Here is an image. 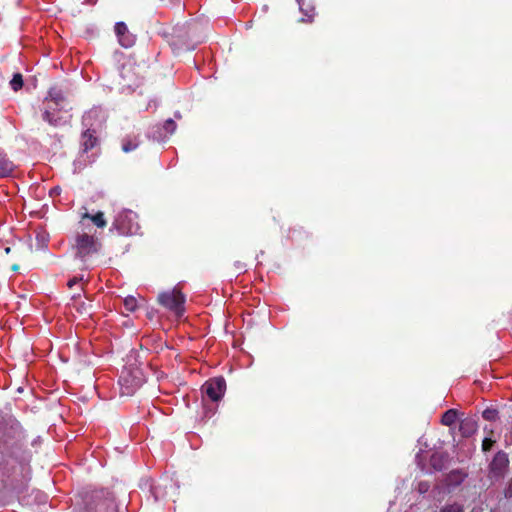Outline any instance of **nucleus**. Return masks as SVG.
Returning a JSON list of instances; mask_svg holds the SVG:
<instances>
[{"label": "nucleus", "mask_w": 512, "mask_h": 512, "mask_svg": "<svg viewBox=\"0 0 512 512\" xmlns=\"http://www.w3.org/2000/svg\"><path fill=\"white\" fill-rule=\"evenodd\" d=\"M82 280H83V276H80V277H76V276H75V277L71 278V279L68 281L67 285H68V287H70V288H71L72 286H74L75 284H77V283L81 282Z\"/></svg>", "instance_id": "29"}, {"label": "nucleus", "mask_w": 512, "mask_h": 512, "mask_svg": "<svg viewBox=\"0 0 512 512\" xmlns=\"http://www.w3.org/2000/svg\"><path fill=\"white\" fill-rule=\"evenodd\" d=\"M457 418V410L449 409L442 415L441 423L445 426H452L453 424H455Z\"/></svg>", "instance_id": "20"}, {"label": "nucleus", "mask_w": 512, "mask_h": 512, "mask_svg": "<svg viewBox=\"0 0 512 512\" xmlns=\"http://www.w3.org/2000/svg\"><path fill=\"white\" fill-rule=\"evenodd\" d=\"M112 229H115L121 235H132L138 232L137 214L129 209H123L115 217L112 223Z\"/></svg>", "instance_id": "7"}, {"label": "nucleus", "mask_w": 512, "mask_h": 512, "mask_svg": "<svg viewBox=\"0 0 512 512\" xmlns=\"http://www.w3.org/2000/svg\"><path fill=\"white\" fill-rule=\"evenodd\" d=\"M19 269H20V266L16 263L11 266V270L14 272L18 271Z\"/></svg>", "instance_id": "31"}, {"label": "nucleus", "mask_w": 512, "mask_h": 512, "mask_svg": "<svg viewBox=\"0 0 512 512\" xmlns=\"http://www.w3.org/2000/svg\"><path fill=\"white\" fill-rule=\"evenodd\" d=\"M97 137L95 136V131L87 129L82 134V147L83 152H88L93 149L97 145Z\"/></svg>", "instance_id": "15"}, {"label": "nucleus", "mask_w": 512, "mask_h": 512, "mask_svg": "<svg viewBox=\"0 0 512 512\" xmlns=\"http://www.w3.org/2000/svg\"><path fill=\"white\" fill-rule=\"evenodd\" d=\"M64 99V95L60 89L53 87L48 91V96L44 100L47 106L45 107L42 117L43 120L48 122L51 126L56 127L59 125V119L54 117L52 111L56 110Z\"/></svg>", "instance_id": "8"}, {"label": "nucleus", "mask_w": 512, "mask_h": 512, "mask_svg": "<svg viewBox=\"0 0 512 512\" xmlns=\"http://www.w3.org/2000/svg\"><path fill=\"white\" fill-rule=\"evenodd\" d=\"M11 88L14 91H18L23 87V77L20 73H16L13 75V78L10 81Z\"/></svg>", "instance_id": "22"}, {"label": "nucleus", "mask_w": 512, "mask_h": 512, "mask_svg": "<svg viewBox=\"0 0 512 512\" xmlns=\"http://www.w3.org/2000/svg\"><path fill=\"white\" fill-rule=\"evenodd\" d=\"M198 42L199 40L195 39L194 28L182 26L175 29L172 42L174 46L193 50Z\"/></svg>", "instance_id": "9"}, {"label": "nucleus", "mask_w": 512, "mask_h": 512, "mask_svg": "<svg viewBox=\"0 0 512 512\" xmlns=\"http://www.w3.org/2000/svg\"><path fill=\"white\" fill-rule=\"evenodd\" d=\"M447 462V455L443 453H433L430 457V465L435 471H442Z\"/></svg>", "instance_id": "17"}, {"label": "nucleus", "mask_w": 512, "mask_h": 512, "mask_svg": "<svg viewBox=\"0 0 512 512\" xmlns=\"http://www.w3.org/2000/svg\"><path fill=\"white\" fill-rule=\"evenodd\" d=\"M158 302L177 317H181L185 311V295L177 288L160 293L158 295Z\"/></svg>", "instance_id": "6"}, {"label": "nucleus", "mask_w": 512, "mask_h": 512, "mask_svg": "<svg viewBox=\"0 0 512 512\" xmlns=\"http://www.w3.org/2000/svg\"><path fill=\"white\" fill-rule=\"evenodd\" d=\"M482 417L487 421H496L498 418V411L494 408H486L482 412Z\"/></svg>", "instance_id": "23"}, {"label": "nucleus", "mask_w": 512, "mask_h": 512, "mask_svg": "<svg viewBox=\"0 0 512 512\" xmlns=\"http://www.w3.org/2000/svg\"><path fill=\"white\" fill-rule=\"evenodd\" d=\"M14 170L13 163L5 154L0 153V178L9 176Z\"/></svg>", "instance_id": "18"}, {"label": "nucleus", "mask_w": 512, "mask_h": 512, "mask_svg": "<svg viewBox=\"0 0 512 512\" xmlns=\"http://www.w3.org/2000/svg\"><path fill=\"white\" fill-rule=\"evenodd\" d=\"M139 146V140L136 136L131 137L127 136L122 140V150L125 153H129L131 151H134Z\"/></svg>", "instance_id": "19"}, {"label": "nucleus", "mask_w": 512, "mask_h": 512, "mask_svg": "<svg viewBox=\"0 0 512 512\" xmlns=\"http://www.w3.org/2000/svg\"><path fill=\"white\" fill-rule=\"evenodd\" d=\"M495 441L492 440L491 438H484V440L482 441V450L484 452H487L489 450H491V448L493 447Z\"/></svg>", "instance_id": "26"}, {"label": "nucleus", "mask_w": 512, "mask_h": 512, "mask_svg": "<svg viewBox=\"0 0 512 512\" xmlns=\"http://www.w3.org/2000/svg\"><path fill=\"white\" fill-rule=\"evenodd\" d=\"M97 245V240L93 235L78 234L75 239L76 255L84 259L86 256L97 252Z\"/></svg>", "instance_id": "10"}, {"label": "nucleus", "mask_w": 512, "mask_h": 512, "mask_svg": "<svg viewBox=\"0 0 512 512\" xmlns=\"http://www.w3.org/2000/svg\"><path fill=\"white\" fill-rule=\"evenodd\" d=\"M440 512H464V507L458 503L448 504L442 507Z\"/></svg>", "instance_id": "25"}, {"label": "nucleus", "mask_w": 512, "mask_h": 512, "mask_svg": "<svg viewBox=\"0 0 512 512\" xmlns=\"http://www.w3.org/2000/svg\"><path fill=\"white\" fill-rule=\"evenodd\" d=\"M478 429V422L474 417H466L459 423V432L462 437H471Z\"/></svg>", "instance_id": "13"}, {"label": "nucleus", "mask_w": 512, "mask_h": 512, "mask_svg": "<svg viewBox=\"0 0 512 512\" xmlns=\"http://www.w3.org/2000/svg\"><path fill=\"white\" fill-rule=\"evenodd\" d=\"M299 5H300V10L307 17V21H312L314 16H315V9H314V7L308 5L305 8L304 7L305 6V1L304 0H301V1L299 0Z\"/></svg>", "instance_id": "21"}, {"label": "nucleus", "mask_w": 512, "mask_h": 512, "mask_svg": "<svg viewBox=\"0 0 512 512\" xmlns=\"http://www.w3.org/2000/svg\"><path fill=\"white\" fill-rule=\"evenodd\" d=\"M125 309L129 312H134L137 309V300L133 296H128L124 299Z\"/></svg>", "instance_id": "24"}, {"label": "nucleus", "mask_w": 512, "mask_h": 512, "mask_svg": "<svg viewBox=\"0 0 512 512\" xmlns=\"http://www.w3.org/2000/svg\"><path fill=\"white\" fill-rule=\"evenodd\" d=\"M509 466L507 453L498 451L490 463V472L494 477H503Z\"/></svg>", "instance_id": "11"}, {"label": "nucleus", "mask_w": 512, "mask_h": 512, "mask_svg": "<svg viewBox=\"0 0 512 512\" xmlns=\"http://www.w3.org/2000/svg\"><path fill=\"white\" fill-rule=\"evenodd\" d=\"M504 496L506 498H512V478L509 480L506 488L504 489Z\"/></svg>", "instance_id": "27"}, {"label": "nucleus", "mask_w": 512, "mask_h": 512, "mask_svg": "<svg viewBox=\"0 0 512 512\" xmlns=\"http://www.w3.org/2000/svg\"><path fill=\"white\" fill-rule=\"evenodd\" d=\"M83 209L85 212L81 214L80 223H83L84 220H90L97 228L103 229L107 226V221L102 211L91 214L85 207Z\"/></svg>", "instance_id": "14"}, {"label": "nucleus", "mask_w": 512, "mask_h": 512, "mask_svg": "<svg viewBox=\"0 0 512 512\" xmlns=\"http://www.w3.org/2000/svg\"><path fill=\"white\" fill-rule=\"evenodd\" d=\"M115 33L121 46L128 48L135 43V37L129 33L128 27L124 22L115 24Z\"/></svg>", "instance_id": "12"}, {"label": "nucleus", "mask_w": 512, "mask_h": 512, "mask_svg": "<svg viewBox=\"0 0 512 512\" xmlns=\"http://www.w3.org/2000/svg\"><path fill=\"white\" fill-rule=\"evenodd\" d=\"M120 394L132 396L145 382L142 371L138 368L123 369L119 377Z\"/></svg>", "instance_id": "5"}, {"label": "nucleus", "mask_w": 512, "mask_h": 512, "mask_svg": "<svg viewBox=\"0 0 512 512\" xmlns=\"http://www.w3.org/2000/svg\"><path fill=\"white\" fill-rule=\"evenodd\" d=\"M428 489H429V485H428V483H426V482H420V483L418 484V491H419L420 493H425V492H427V491H428Z\"/></svg>", "instance_id": "30"}, {"label": "nucleus", "mask_w": 512, "mask_h": 512, "mask_svg": "<svg viewBox=\"0 0 512 512\" xmlns=\"http://www.w3.org/2000/svg\"><path fill=\"white\" fill-rule=\"evenodd\" d=\"M80 512H118L115 497L107 489H94L82 494Z\"/></svg>", "instance_id": "2"}, {"label": "nucleus", "mask_w": 512, "mask_h": 512, "mask_svg": "<svg viewBox=\"0 0 512 512\" xmlns=\"http://www.w3.org/2000/svg\"><path fill=\"white\" fill-rule=\"evenodd\" d=\"M164 127L166 130L173 132L176 128V123L174 122V120L168 119L166 120Z\"/></svg>", "instance_id": "28"}, {"label": "nucleus", "mask_w": 512, "mask_h": 512, "mask_svg": "<svg viewBox=\"0 0 512 512\" xmlns=\"http://www.w3.org/2000/svg\"><path fill=\"white\" fill-rule=\"evenodd\" d=\"M202 401L207 410L214 412L224 394V378L222 376L208 379L201 387Z\"/></svg>", "instance_id": "4"}, {"label": "nucleus", "mask_w": 512, "mask_h": 512, "mask_svg": "<svg viewBox=\"0 0 512 512\" xmlns=\"http://www.w3.org/2000/svg\"><path fill=\"white\" fill-rule=\"evenodd\" d=\"M80 294L78 295H73L72 296V301H73V307L76 309V311L78 313H80L81 315H91L92 313V305L89 304V303H86L84 301H80L78 298H79Z\"/></svg>", "instance_id": "16"}, {"label": "nucleus", "mask_w": 512, "mask_h": 512, "mask_svg": "<svg viewBox=\"0 0 512 512\" xmlns=\"http://www.w3.org/2000/svg\"><path fill=\"white\" fill-rule=\"evenodd\" d=\"M149 65L145 61L137 62L134 58L129 57L122 64L120 69V77L123 87L134 89L139 87L146 78Z\"/></svg>", "instance_id": "3"}, {"label": "nucleus", "mask_w": 512, "mask_h": 512, "mask_svg": "<svg viewBox=\"0 0 512 512\" xmlns=\"http://www.w3.org/2000/svg\"><path fill=\"white\" fill-rule=\"evenodd\" d=\"M41 443L36 431L24 428L13 414L0 410V454L7 463L11 460L19 464L21 483Z\"/></svg>", "instance_id": "1"}, {"label": "nucleus", "mask_w": 512, "mask_h": 512, "mask_svg": "<svg viewBox=\"0 0 512 512\" xmlns=\"http://www.w3.org/2000/svg\"><path fill=\"white\" fill-rule=\"evenodd\" d=\"M11 252H12V248H11V247H6V248H5V253H6V254H9V253H11Z\"/></svg>", "instance_id": "32"}]
</instances>
